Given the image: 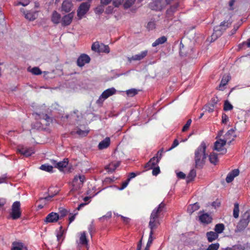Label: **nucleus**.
Returning a JSON list of instances; mask_svg holds the SVG:
<instances>
[{
    "label": "nucleus",
    "instance_id": "1",
    "mask_svg": "<svg viewBox=\"0 0 250 250\" xmlns=\"http://www.w3.org/2000/svg\"><path fill=\"white\" fill-rule=\"evenodd\" d=\"M165 207V204L162 202L159 206L154 208L150 215V220L148 224V227L150 229L149 235L153 236V230L156 229L160 225V222L158 219L159 216L163 211Z\"/></svg>",
    "mask_w": 250,
    "mask_h": 250
},
{
    "label": "nucleus",
    "instance_id": "2",
    "mask_svg": "<svg viewBox=\"0 0 250 250\" xmlns=\"http://www.w3.org/2000/svg\"><path fill=\"white\" fill-rule=\"evenodd\" d=\"M206 148L205 142H202L195 151L194 160L196 168H202L205 164L207 156L206 153Z\"/></svg>",
    "mask_w": 250,
    "mask_h": 250
},
{
    "label": "nucleus",
    "instance_id": "3",
    "mask_svg": "<svg viewBox=\"0 0 250 250\" xmlns=\"http://www.w3.org/2000/svg\"><path fill=\"white\" fill-rule=\"evenodd\" d=\"M250 222V209L243 213L235 229V232H240L245 229Z\"/></svg>",
    "mask_w": 250,
    "mask_h": 250
},
{
    "label": "nucleus",
    "instance_id": "4",
    "mask_svg": "<svg viewBox=\"0 0 250 250\" xmlns=\"http://www.w3.org/2000/svg\"><path fill=\"white\" fill-rule=\"evenodd\" d=\"M21 215L20 202H14L12 205L11 211L10 213L11 218L13 220H17L21 217Z\"/></svg>",
    "mask_w": 250,
    "mask_h": 250
},
{
    "label": "nucleus",
    "instance_id": "5",
    "mask_svg": "<svg viewBox=\"0 0 250 250\" xmlns=\"http://www.w3.org/2000/svg\"><path fill=\"white\" fill-rule=\"evenodd\" d=\"M116 90L114 87H111L104 90L100 96L96 103L98 104H102L104 101L109 97L115 94Z\"/></svg>",
    "mask_w": 250,
    "mask_h": 250
},
{
    "label": "nucleus",
    "instance_id": "6",
    "mask_svg": "<svg viewBox=\"0 0 250 250\" xmlns=\"http://www.w3.org/2000/svg\"><path fill=\"white\" fill-rule=\"evenodd\" d=\"M92 50L99 53H108L110 52V48L107 45L99 42H95L93 43L91 46Z\"/></svg>",
    "mask_w": 250,
    "mask_h": 250
},
{
    "label": "nucleus",
    "instance_id": "7",
    "mask_svg": "<svg viewBox=\"0 0 250 250\" xmlns=\"http://www.w3.org/2000/svg\"><path fill=\"white\" fill-rule=\"evenodd\" d=\"M85 180V177L83 175H76L74 177L72 181V186L73 189L78 190L83 185V183Z\"/></svg>",
    "mask_w": 250,
    "mask_h": 250
},
{
    "label": "nucleus",
    "instance_id": "8",
    "mask_svg": "<svg viewBox=\"0 0 250 250\" xmlns=\"http://www.w3.org/2000/svg\"><path fill=\"white\" fill-rule=\"evenodd\" d=\"M227 143V140H225L224 139H220L216 141L214 143V149L218 152H220V153L222 154L226 153L227 149L224 148V146Z\"/></svg>",
    "mask_w": 250,
    "mask_h": 250
},
{
    "label": "nucleus",
    "instance_id": "9",
    "mask_svg": "<svg viewBox=\"0 0 250 250\" xmlns=\"http://www.w3.org/2000/svg\"><path fill=\"white\" fill-rule=\"evenodd\" d=\"M90 4L88 2H83L81 4L77 10V16L79 19H81L88 11Z\"/></svg>",
    "mask_w": 250,
    "mask_h": 250
},
{
    "label": "nucleus",
    "instance_id": "10",
    "mask_svg": "<svg viewBox=\"0 0 250 250\" xmlns=\"http://www.w3.org/2000/svg\"><path fill=\"white\" fill-rule=\"evenodd\" d=\"M90 61V58L87 55L83 54L78 58L77 64L79 67H83L86 63H89Z\"/></svg>",
    "mask_w": 250,
    "mask_h": 250
},
{
    "label": "nucleus",
    "instance_id": "11",
    "mask_svg": "<svg viewBox=\"0 0 250 250\" xmlns=\"http://www.w3.org/2000/svg\"><path fill=\"white\" fill-rule=\"evenodd\" d=\"M59 218V214L57 213L52 212L46 216L44 222L46 223L57 222Z\"/></svg>",
    "mask_w": 250,
    "mask_h": 250
},
{
    "label": "nucleus",
    "instance_id": "12",
    "mask_svg": "<svg viewBox=\"0 0 250 250\" xmlns=\"http://www.w3.org/2000/svg\"><path fill=\"white\" fill-rule=\"evenodd\" d=\"M148 51L144 50L140 53L132 56L131 57H128L127 60L129 62L132 61H141L145 58L147 55Z\"/></svg>",
    "mask_w": 250,
    "mask_h": 250
},
{
    "label": "nucleus",
    "instance_id": "13",
    "mask_svg": "<svg viewBox=\"0 0 250 250\" xmlns=\"http://www.w3.org/2000/svg\"><path fill=\"white\" fill-rule=\"evenodd\" d=\"M74 17L73 13H70L64 16L62 19V25L63 26H66L70 24Z\"/></svg>",
    "mask_w": 250,
    "mask_h": 250
},
{
    "label": "nucleus",
    "instance_id": "14",
    "mask_svg": "<svg viewBox=\"0 0 250 250\" xmlns=\"http://www.w3.org/2000/svg\"><path fill=\"white\" fill-rule=\"evenodd\" d=\"M159 159H157V157L154 156L146 164L145 167L146 170H149L155 167L158 163L159 162Z\"/></svg>",
    "mask_w": 250,
    "mask_h": 250
},
{
    "label": "nucleus",
    "instance_id": "15",
    "mask_svg": "<svg viewBox=\"0 0 250 250\" xmlns=\"http://www.w3.org/2000/svg\"><path fill=\"white\" fill-rule=\"evenodd\" d=\"M51 161V163L54 165L55 167L60 169L66 167L68 163L67 159H64L63 161L59 162L54 160H52Z\"/></svg>",
    "mask_w": 250,
    "mask_h": 250
},
{
    "label": "nucleus",
    "instance_id": "16",
    "mask_svg": "<svg viewBox=\"0 0 250 250\" xmlns=\"http://www.w3.org/2000/svg\"><path fill=\"white\" fill-rule=\"evenodd\" d=\"M18 150L21 154L25 157H29L34 153V149L31 147L27 148L25 147H21V148H19Z\"/></svg>",
    "mask_w": 250,
    "mask_h": 250
},
{
    "label": "nucleus",
    "instance_id": "17",
    "mask_svg": "<svg viewBox=\"0 0 250 250\" xmlns=\"http://www.w3.org/2000/svg\"><path fill=\"white\" fill-rule=\"evenodd\" d=\"M235 137L234 129H230L226 133L224 140H227L228 144L230 145L231 142L234 140Z\"/></svg>",
    "mask_w": 250,
    "mask_h": 250
},
{
    "label": "nucleus",
    "instance_id": "18",
    "mask_svg": "<svg viewBox=\"0 0 250 250\" xmlns=\"http://www.w3.org/2000/svg\"><path fill=\"white\" fill-rule=\"evenodd\" d=\"M202 212L200 211L199 214L200 215L199 216V220L203 223L208 224L211 222L212 218L211 217L208 213H202Z\"/></svg>",
    "mask_w": 250,
    "mask_h": 250
},
{
    "label": "nucleus",
    "instance_id": "19",
    "mask_svg": "<svg viewBox=\"0 0 250 250\" xmlns=\"http://www.w3.org/2000/svg\"><path fill=\"white\" fill-rule=\"evenodd\" d=\"M239 174V171L238 169H234L230 172L227 176L226 181L228 183L232 182L234 178Z\"/></svg>",
    "mask_w": 250,
    "mask_h": 250
},
{
    "label": "nucleus",
    "instance_id": "20",
    "mask_svg": "<svg viewBox=\"0 0 250 250\" xmlns=\"http://www.w3.org/2000/svg\"><path fill=\"white\" fill-rule=\"evenodd\" d=\"M110 144V139L107 137L104 139L100 142L98 146L99 150H102L107 148Z\"/></svg>",
    "mask_w": 250,
    "mask_h": 250
},
{
    "label": "nucleus",
    "instance_id": "21",
    "mask_svg": "<svg viewBox=\"0 0 250 250\" xmlns=\"http://www.w3.org/2000/svg\"><path fill=\"white\" fill-rule=\"evenodd\" d=\"M33 115H35V118L37 120L42 119L46 122V125H48L51 122V118L47 114H38L37 113H34Z\"/></svg>",
    "mask_w": 250,
    "mask_h": 250
},
{
    "label": "nucleus",
    "instance_id": "22",
    "mask_svg": "<svg viewBox=\"0 0 250 250\" xmlns=\"http://www.w3.org/2000/svg\"><path fill=\"white\" fill-rule=\"evenodd\" d=\"M51 21L55 24H58L61 21V16L56 11H54L51 15Z\"/></svg>",
    "mask_w": 250,
    "mask_h": 250
},
{
    "label": "nucleus",
    "instance_id": "23",
    "mask_svg": "<svg viewBox=\"0 0 250 250\" xmlns=\"http://www.w3.org/2000/svg\"><path fill=\"white\" fill-rule=\"evenodd\" d=\"M224 31L220 28V27L217 26L214 27L213 33L211 35V39L215 41L219 37L221 36Z\"/></svg>",
    "mask_w": 250,
    "mask_h": 250
},
{
    "label": "nucleus",
    "instance_id": "24",
    "mask_svg": "<svg viewBox=\"0 0 250 250\" xmlns=\"http://www.w3.org/2000/svg\"><path fill=\"white\" fill-rule=\"evenodd\" d=\"M72 3L68 0H64L62 5V9L65 12H69L72 9Z\"/></svg>",
    "mask_w": 250,
    "mask_h": 250
},
{
    "label": "nucleus",
    "instance_id": "25",
    "mask_svg": "<svg viewBox=\"0 0 250 250\" xmlns=\"http://www.w3.org/2000/svg\"><path fill=\"white\" fill-rule=\"evenodd\" d=\"M25 18L31 21L35 20L38 17V14L35 11H28L26 13L24 12Z\"/></svg>",
    "mask_w": 250,
    "mask_h": 250
},
{
    "label": "nucleus",
    "instance_id": "26",
    "mask_svg": "<svg viewBox=\"0 0 250 250\" xmlns=\"http://www.w3.org/2000/svg\"><path fill=\"white\" fill-rule=\"evenodd\" d=\"M207 239L209 242H211L218 237V234L214 231H210L206 233Z\"/></svg>",
    "mask_w": 250,
    "mask_h": 250
},
{
    "label": "nucleus",
    "instance_id": "27",
    "mask_svg": "<svg viewBox=\"0 0 250 250\" xmlns=\"http://www.w3.org/2000/svg\"><path fill=\"white\" fill-rule=\"evenodd\" d=\"M199 208L200 206L199 203L196 202L194 204L189 205L188 207L187 211L189 214H191L195 211L199 209Z\"/></svg>",
    "mask_w": 250,
    "mask_h": 250
},
{
    "label": "nucleus",
    "instance_id": "28",
    "mask_svg": "<svg viewBox=\"0 0 250 250\" xmlns=\"http://www.w3.org/2000/svg\"><path fill=\"white\" fill-rule=\"evenodd\" d=\"M167 41V38L164 36L158 38L152 44L153 47H156L160 44H162Z\"/></svg>",
    "mask_w": 250,
    "mask_h": 250
},
{
    "label": "nucleus",
    "instance_id": "29",
    "mask_svg": "<svg viewBox=\"0 0 250 250\" xmlns=\"http://www.w3.org/2000/svg\"><path fill=\"white\" fill-rule=\"evenodd\" d=\"M79 243L83 246H86L88 244V240L86 236V232L83 231L80 236Z\"/></svg>",
    "mask_w": 250,
    "mask_h": 250
},
{
    "label": "nucleus",
    "instance_id": "30",
    "mask_svg": "<svg viewBox=\"0 0 250 250\" xmlns=\"http://www.w3.org/2000/svg\"><path fill=\"white\" fill-rule=\"evenodd\" d=\"M229 81V75H224L223 76L221 83L219 85V89L222 90V87L225 86Z\"/></svg>",
    "mask_w": 250,
    "mask_h": 250
},
{
    "label": "nucleus",
    "instance_id": "31",
    "mask_svg": "<svg viewBox=\"0 0 250 250\" xmlns=\"http://www.w3.org/2000/svg\"><path fill=\"white\" fill-rule=\"evenodd\" d=\"M209 160L211 164L216 165L218 162L217 154L214 152H212L209 155Z\"/></svg>",
    "mask_w": 250,
    "mask_h": 250
},
{
    "label": "nucleus",
    "instance_id": "32",
    "mask_svg": "<svg viewBox=\"0 0 250 250\" xmlns=\"http://www.w3.org/2000/svg\"><path fill=\"white\" fill-rule=\"evenodd\" d=\"M196 170L194 169H192L191 170H190V172H189L187 177V182L188 183H189L192 181L196 177Z\"/></svg>",
    "mask_w": 250,
    "mask_h": 250
},
{
    "label": "nucleus",
    "instance_id": "33",
    "mask_svg": "<svg viewBox=\"0 0 250 250\" xmlns=\"http://www.w3.org/2000/svg\"><path fill=\"white\" fill-rule=\"evenodd\" d=\"M225 229V226L223 224H217L215 225L214 228L215 232L218 234L223 232Z\"/></svg>",
    "mask_w": 250,
    "mask_h": 250
},
{
    "label": "nucleus",
    "instance_id": "34",
    "mask_svg": "<svg viewBox=\"0 0 250 250\" xmlns=\"http://www.w3.org/2000/svg\"><path fill=\"white\" fill-rule=\"evenodd\" d=\"M239 215V205L238 203H235L234 204V208L233 210V216L235 218H238Z\"/></svg>",
    "mask_w": 250,
    "mask_h": 250
},
{
    "label": "nucleus",
    "instance_id": "35",
    "mask_svg": "<svg viewBox=\"0 0 250 250\" xmlns=\"http://www.w3.org/2000/svg\"><path fill=\"white\" fill-rule=\"evenodd\" d=\"M12 245L11 250H22L23 247V244L21 243L13 242Z\"/></svg>",
    "mask_w": 250,
    "mask_h": 250
},
{
    "label": "nucleus",
    "instance_id": "36",
    "mask_svg": "<svg viewBox=\"0 0 250 250\" xmlns=\"http://www.w3.org/2000/svg\"><path fill=\"white\" fill-rule=\"evenodd\" d=\"M89 132V130L88 129L82 130L80 128H78L77 131H76V133L81 137H84L88 134Z\"/></svg>",
    "mask_w": 250,
    "mask_h": 250
},
{
    "label": "nucleus",
    "instance_id": "37",
    "mask_svg": "<svg viewBox=\"0 0 250 250\" xmlns=\"http://www.w3.org/2000/svg\"><path fill=\"white\" fill-rule=\"evenodd\" d=\"M53 167L48 164H43L40 167V169L47 172H52Z\"/></svg>",
    "mask_w": 250,
    "mask_h": 250
},
{
    "label": "nucleus",
    "instance_id": "38",
    "mask_svg": "<svg viewBox=\"0 0 250 250\" xmlns=\"http://www.w3.org/2000/svg\"><path fill=\"white\" fill-rule=\"evenodd\" d=\"M138 90L135 88L130 89L126 91V94L128 96L133 97L138 94Z\"/></svg>",
    "mask_w": 250,
    "mask_h": 250
},
{
    "label": "nucleus",
    "instance_id": "39",
    "mask_svg": "<svg viewBox=\"0 0 250 250\" xmlns=\"http://www.w3.org/2000/svg\"><path fill=\"white\" fill-rule=\"evenodd\" d=\"M117 168V166L114 163H111L108 166H106L105 169L110 172H113Z\"/></svg>",
    "mask_w": 250,
    "mask_h": 250
},
{
    "label": "nucleus",
    "instance_id": "40",
    "mask_svg": "<svg viewBox=\"0 0 250 250\" xmlns=\"http://www.w3.org/2000/svg\"><path fill=\"white\" fill-rule=\"evenodd\" d=\"M230 25V23L226 21H224L222 22L218 27H220V28L225 31L227 29V28Z\"/></svg>",
    "mask_w": 250,
    "mask_h": 250
},
{
    "label": "nucleus",
    "instance_id": "41",
    "mask_svg": "<svg viewBox=\"0 0 250 250\" xmlns=\"http://www.w3.org/2000/svg\"><path fill=\"white\" fill-rule=\"evenodd\" d=\"M33 74L35 75H41L42 73V71L38 67H34L29 70Z\"/></svg>",
    "mask_w": 250,
    "mask_h": 250
},
{
    "label": "nucleus",
    "instance_id": "42",
    "mask_svg": "<svg viewBox=\"0 0 250 250\" xmlns=\"http://www.w3.org/2000/svg\"><path fill=\"white\" fill-rule=\"evenodd\" d=\"M155 238L153 237V236H151V234L149 235V237L147 242V244L144 250H149V247L150 245L152 244L153 240Z\"/></svg>",
    "mask_w": 250,
    "mask_h": 250
},
{
    "label": "nucleus",
    "instance_id": "43",
    "mask_svg": "<svg viewBox=\"0 0 250 250\" xmlns=\"http://www.w3.org/2000/svg\"><path fill=\"white\" fill-rule=\"evenodd\" d=\"M219 248V244L218 243L211 244L209 245L207 250H217Z\"/></svg>",
    "mask_w": 250,
    "mask_h": 250
},
{
    "label": "nucleus",
    "instance_id": "44",
    "mask_svg": "<svg viewBox=\"0 0 250 250\" xmlns=\"http://www.w3.org/2000/svg\"><path fill=\"white\" fill-rule=\"evenodd\" d=\"M233 108V106L228 101H225L224 106L225 111L230 110Z\"/></svg>",
    "mask_w": 250,
    "mask_h": 250
},
{
    "label": "nucleus",
    "instance_id": "45",
    "mask_svg": "<svg viewBox=\"0 0 250 250\" xmlns=\"http://www.w3.org/2000/svg\"><path fill=\"white\" fill-rule=\"evenodd\" d=\"M135 1V0H126L124 4V6L125 8L127 9V8H129L134 3Z\"/></svg>",
    "mask_w": 250,
    "mask_h": 250
},
{
    "label": "nucleus",
    "instance_id": "46",
    "mask_svg": "<svg viewBox=\"0 0 250 250\" xmlns=\"http://www.w3.org/2000/svg\"><path fill=\"white\" fill-rule=\"evenodd\" d=\"M204 109L208 112H212L214 111V107L213 104H209L205 106Z\"/></svg>",
    "mask_w": 250,
    "mask_h": 250
},
{
    "label": "nucleus",
    "instance_id": "47",
    "mask_svg": "<svg viewBox=\"0 0 250 250\" xmlns=\"http://www.w3.org/2000/svg\"><path fill=\"white\" fill-rule=\"evenodd\" d=\"M191 122H192V120L191 119H188L187 121L186 124L183 126V127L182 128V131L185 132V131H187L189 128Z\"/></svg>",
    "mask_w": 250,
    "mask_h": 250
},
{
    "label": "nucleus",
    "instance_id": "48",
    "mask_svg": "<svg viewBox=\"0 0 250 250\" xmlns=\"http://www.w3.org/2000/svg\"><path fill=\"white\" fill-rule=\"evenodd\" d=\"M30 3L29 0H21L20 1L18 2L16 5H21L23 6H26Z\"/></svg>",
    "mask_w": 250,
    "mask_h": 250
},
{
    "label": "nucleus",
    "instance_id": "49",
    "mask_svg": "<svg viewBox=\"0 0 250 250\" xmlns=\"http://www.w3.org/2000/svg\"><path fill=\"white\" fill-rule=\"evenodd\" d=\"M67 210L64 208H60V218H62L64 216H65L67 214Z\"/></svg>",
    "mask_w": 250,
    "mask_h": 250
},
{
    "label": "nucleus",
    "instance_id": "50",
    "mask_svg": "<svg viewBox=\"0 0 250 250\" xmlns=\"http://www.w3.org/2000/svg\"><path fill=\"white\" fill-rule=\"evenodd\" d=\"M155 22L154 21H150L148 22L147 25V28L148 30H153L155 28Z\"/></svg>",
    "mask_w": 250,
    "mask_h": 250
},
{
    "label": "nucleus",
    "instance_id": "51",
    "mask_svg": "<svg viewBox=\"0 0 250 250\" xmlns=\"http://www.w3.org/2000/svg\"><path fill=\"white\" fill-rule=\"evenodd\" d=\"M42 128V123L40 122H36V123L32 124V128L39 129Z\"/></svg>",
    "mask_w": 250,
    "mask_h": 250
},
{
    "label": "nucleus",
    "instance_id": "52",
    "mask_svg": "<svg viewBox=\"0 0 250 250\" xmlns=\"http://www.w3.org/2000/svg\"><path fill=\"white\" fill-rule=\"evenodd\" d=\"M152 169L153 175L156 176L160 172V167L158 166L154 167Z\"/></svg>",
    "mask_w": 250,
    "mask_h": 250
},
{
    "label": "nucleus",
    "instance_id": "53",
    "mask_svg": "<svg viewBox=\"0 0 250 250\" xmlns=\"http://www.w3.org/2000/svg\"><path fill=\"white\" fill-rule=\"evenodd\" d=\"M88 229V231H89V233L92 236V233L95 231V227H94L93 221L89 225Z\"/></svg>",
    "mask_w": 250,
    "mask_h": 250
},
{
    "label": "nucleus",
    "instance_id": "54",
    "mask_svg": "<svg viewBox=\"0 0 250 250\" xmlns=\"http://www.w3.org/2000/svg\"><path fill=\"white\" fill-rule=\"evenodd\" d=\"M111 215H112V213L111 211H108V212H107V213L103 216L102 217L99 218V220H102V219H109L111 217Z\"/></svg>",
    "mask_w": 250,
    "mask_h": 250
},
{
    "label": "nucleus",
    "instance_id": "55",
    "mask_svg": "<svg viewBox=\"0 0 250 250\" xmlns=\"http://www.w3.org/2000/svg\"><path fill=\"white\" fill-rule=\"evenodd\" d=\"M229 120V118L228 116L225 114L223 113L222 115V122L223 124H226Z\"/></svg>",
    "mask_w": 250,
    "mask_h": 250
},
{
    "label": "nucleus",
    "instance_id": "56",
    "mask_svg": "<svg viewBox=\"0 0 250 250\" xmlns=\"http://www.w3.org/2000/svg\"><path fill=\"white\" fill-rule=\"evenodd\" d=\"M129 182V181L127 179L122 184V187L119 188V189L123 190V189H125L128 185Z\"/></svg>",
    "mask_w": 250,
    "mask_h": 250
},
{
    "label": "nucleus",
    "instance_id": "57",
    "mask_svg": "<svg viewBox=\"0 0 250 250\" xmlns=\"http://www.w3.org/2000/svg\"><path fill=\"white\" fill-rule=\"evenodd\" d=\"M163 151H164L163 148H162L160 150H159L156 154V156L155 157H157V159H159V161L161 160V159L162 158V153L163 152Z\"/></svg>",
    "mask_w": 250,
    "mask_h": 250
},
{
    "label": "nucleus",
    "instance_id": "58",
    "mask_svg": "<svg viewBox=\"0 0 250 250\" xmlns=\"http://www.w3.org/2000/svg\"><path fill=\"white\" fill-rule=\"evenodd\" d=\"M235 0H230L229 3V10H234L233 5L235 2Z\"/></svg>",
    "mask_w": 250,
    "mask_h": 250
},
{
    "label": "nucleus",
    "instance_id": "59",
    "mask_svg": "<svg viewBox=\"0 0 250 250\" xmlns=\"http://www.w3.org/2000/svg\"><path fill=\"white\" fill-rule=\"evenodd\" d=\"M124 0H113V3L115 7H118L123 2Z\"/></svg>",
    "mask_w": 250,
    "mask_h": 250
},
{
    "label": "nucleus",
    "instance_id": "60",
    "mask_svg": "<svg viewBox=\"0 0 250 250\" xmlns=\"http://www.w3.org/2000/svg\"><path fill=\"white\" fill-rule=\"evenodd\" d=\"M177 176L180 179H185L186 178V175L181 171L177 173Z\"/></svg>",
    "mask_w": 250,
    "mask_h": 250
},
{
    "label": "nucleus",
    "instance_id": "61",
    "mask_svg": "<svg viewBox=\"0 0 250 250\" xmlns=\"http://www.w3.org/2000/svg\"><path fill=\"white\" fill-rule=\"evenodd\" d=\"M178 145H179L178 141L177 140L175 139L174 141V142H173V143L171 147L168 150H170L173 149V148H174L176 146H177Z\"/></svg>",
    "mask_w": 250,
    "mask_h": 250
},
{
    "label": "nucleus",
    "instance_id": "62",
    "mask_svg": "<svg viewBox=\"0 0 250 250\" xmlns=\"http://www.w3.org/2000/svg\"><path fill=\"white\" fill-rule=\"evenodd\" d=\"M137 174L135 172H131L129 173L127 180L129 181L133 178H135L137 176Z\"/></svg>",
    "mask_w": 250,
    "mask_h": 250
},
{
    "label": "nucleus",
    "instance_id": "63",
    "mask_svg": "<svg viewBox=\"0 0 250 250\" xmlns=\"http://www.w3.org/2000/svg\"><path fill=\"white\" fill-rule=\"evenodd\" d=\"M54 196V195H49L47 197H44V198H41L40 199H39V201H49L50 200V199L51 198H52Z\"/></svg>",
    "mask_w": 250,
    "mask_h": 250
},
{
    "label": "nucleus",
    "instance_id": "64",
    "mask_svg": "<svg viewBox=\"0 0 250 250\" xmlns=\"http://www.w3.org/2000/svg\"><path fill=\"white\" fill-rule=\"evenodd\" d=\"M123 219V221L124 223H126V224H127L130 221V219L129 218H127V217H124L122 215H119Z\"/></svg>",
    "mask_w": 250,
    "mask_h": 250
}]
</instances>
